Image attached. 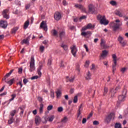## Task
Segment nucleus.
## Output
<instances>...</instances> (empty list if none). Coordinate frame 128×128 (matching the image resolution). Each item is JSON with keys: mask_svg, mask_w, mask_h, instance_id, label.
<instances>
[{"mask_svg": "<svg viewBox=\"0 0 128 128\" xmlns=\"http://www.w3.org/2000/svg\"><path fill=\"white\" fill-rule=\"evenodd\" d=\"M12 72H14V70H11L10 72L6 74V75L4 76V77L2 78L3 80H5V82L9 85V86H12V84H14V78L8 81H6V79L8 78L12 74Z\"/></svg>", "mask_w": 128, "mask_h": 128, "instance_id": "nucleus-1", "label": "nucleus"}, {"mask_svg": "<svg viewBox=\"0 0 128 128\" xmlns=\"http://www.w3.org/2000/svg\"><path fill=\"white\" fill-rule=\"evenodd\" d=\"M126 94H128V90L126 88L123 90L122 95L118 96V102H122L126 100Z\"/></svg>", "mask_w": 128, "mask_h": 128, "instance_id": "nucleus-2", "label": "nucleus"}, {"mask_svg": "<svg viewBox=\"0 0 128 128\" xmlns=\"http://www.w3.org/2000/svg\"><path fill=\"white\" fill-rule=\"evenodd\" d=\"M97 20H100L101 24H104V26L108 24V20H106V16H102L99 14L97 16Z\"/></svg>", "mask_w": 128, "mask_h": 128, "instance_id": "nucleus-3", "label": "nucleus"}, {"mask_svg": "<svg viewBox=\"0 0 128 128\" xmlns=\"http://www.w3.org/2000/svg\"><path fill=\"white\" fill-rule=\"evenodd\" d=\"M30 72H32L34 70H36V66H34V56H31L30 62Z\"/></svg>", "mask_w": 128, "mask_h": 128, "instance_id": "nucleus-4", "label": "nucleus"}, {"mask_svg": "<svg viewBox=\"0 0 128 128\" xmlns=\"http://www.w3.org/2000/svg\"><path fill=\"white\" fill-rule=\"evenodd\" d=\"M116 22H117V23L115 24H114V26H112V28H113V30L114 32H116V30H118V28H120V27L121 26H122V23L120 22V20H116Z\"/></svg>", "mask_w": 128, "mask_h": 128, "instance_id": "nucleus-5", "label": "nucleus"}, {"mask_svg": "<svg viewBox=\"0 0 128 128\" xmlns=\"http://www.w3.org/2000/svg\"><path fill=\"white\" fill-rule=\"evenodd\" d=\"M112 58L113 59L112 62L114 64H112V72L114 74V71L116 70V54H113L112 55Z\"/></svg>", "mask_w": 128, "mask_h": 128, "instance_id": "nucleus-6", "label": "nucleus"}, {"mask_svg": "<svg viewBox=\"0 0 128 128\" xmlns=\"http://www.w3.org/2000/svg\"><path fill=\"white\" fill-rule=\"evenodd\" d=\"M71 52L74 56H76V52H78V48L76 45H72L70 48Z\"/></svg>", "mask_w": 128, "mask_h": 128, "instance_id": "nucleus-7", "label": "nucleus"}, {"mask_svg": "<svg viewBox=\"0 0 128 128\" xmlns=\"http://www.w3.org/2000/svg\"><path fill=\"white\" fill-rule=\"evenodd\" d=\"M40 28H42L45 32L48 30V26L46 25V21H42L40 24Z\"/></svg>", "mask_w": 128, "mask_h": 128, "instance_id": "nucleus-8", "label": "nucleus"}, {"mask_svg": "<svg viewBox=\"0 0 128 128\" xmlns=\"http://www.w3.org/2000/svg\"><path fill=\"white\" fill-rule=\"evenodd\" d=\"M2 16H3V18H4L8 20L10 18V15H8V10H4L2 12Z\"/></svg>", "mask_w": 128, "mask_h": 128, "instance_id": "nucleus-9", "label": "nucleus"}, {"mask_svg": "<svg viewBox=\"0 0 128 128\" xmlns=\"http://www.w3.org/2000/svg\"><path fill=\"white\" fill-rule=\"evenodd\" d=\"M54 18L56 20H60L62 18V13L58 12H56L54 14Z\"/></svg>", "mask_w": 128, "mask_h": 128, "instance_id": "nucleus-10", "label": "nucleus"}, {"mask_svg": "<svg viewBox=\"0 0 128 128\" xmlns=\"http://www.w3.org/2000/svg\"><path fill=\"white\" fill-rule=\"evenodd\" d=\"M74 7L76 8H78L83 12H86V8L82 5L76 4H74Z\"/></svg>", "mask_w": 128, "mask_h": 128, "instance_id": "nucleus-11", "label": "nucleus"}, {"mask_svg": "<svg viewBox=\"0 0 128 128\" xmlns=\"http://www.w3.org/2000/svg\"><path fill=\"white\" fill-rule=\"evenodd\" d=\"M0 27L2 28H6L8 27V22L4 20H0Z\"/></svg>", "mask_w": 128, "mask_h": 128, "instance_id": "nucleus-12", "label": "nucleus"}, {"mask_svg": "<svg viewBox=\"0 0 128 128\" xmlns=\"http://www.w3.org/2000/svg\"><path fill=\"white\" fill-rule=\"evenodd\" d=\"M101 48H108V46L106 44V40L104 39H101V42L100 43Z\"/></svg>", "mask_w": 128, "mask_h": 128, "instance_id": "nucleus-13", "label": "nucleus"}, {"mask_svg": "<svg viewBox=\"0 0 128 128\" xmlns=\"http://www.w3.org/2000/svg\"><path fill=\"white\" fill-rule=\"evenodd\" d=\"M34 121L36 124L38 126L42 122V118L38 116H36L34 118Z\"/></svg>", "mask_w": 128, "mask_h": 128, "instance_id": "nucleus-14", "label": "nucleus"}, {"mask_svg": "<svg viewBox=\"0 0 128 128\" xmlns=\"http://www.w3.org/2000/svg\"><path fill=\"white\" fill-rule=\"evenodd\" d=\"M92 35V32L90 31H88L86 32H82L81 36H84V38H90Z\"/></svg>", "mask_w": 128, "mask_h": 128, "instance_id": "nucleus-15", "label": "nucleus"}, {"mask_svg": "<svg viewBox=\"0 0 128 128\" xmlns=\"http://www.w3.org/2000/svg\"><path fill=\"white\" fill-rule=\"evenodd\" d=\"M118 41L120 42V44L122 46H124L126 44V42L124 40V38L121 36H119L118 38Z\"/></svg>", "mask_w": 128, "mask_h": 128, "instance_id": "nucleus-16", "label": "nucleus"}, {"mask_svg": "<svg viewBox=\"0 0 128 128\" xmlns=\"http://www.w3.org/2000/svg\"><path fill=\"white\" fill-rule=\"evenodd\" d=\"M59 36L60 40H62V38L66 36V32L64 30H61L60 31Z\"/></svg>", "mask_w": 128, "mask_h": 128, "instance_id": "nucleus-17", "label": "nucleus"}, {"mask_svg": "<svg viewBox=\"0 0 128 128\" xmlns=\"http://www.w3.org/2000/svg\"><path fill=\"white\" fill-rule=\"evenodd\" d=\"M42 64L41 63H40V66L37 69V72L38 76H42V72H40V70H42Z\"/></svg>", "mask_w": 128, "mask_h": 128, "instance_id": "nucleus-18", "label": "nucleus"}, {"mask_svg": "<svg viewBox=\"0 0 128 128\" xmlns=\"http://www.w3.org/2000/svg\"><path fill=\"white\" fill-rule=\"evenodd\" d=\"M54 115H51L50 116V117H48V118H46V117L45 118V120L46 122H48H48H52V120H54Z\"/></svg>", "mask_w": 128, "mask_h": 128, "instance_id": "nucleus-19", "label": "nucleus"}, {"mask_svg": "<svg viewBox=\"0 0 128 128\" xmlns=\"http://www.w3.org/2000/svg\"><path fill=\"white\" fill-rule=\"evenodd\" d=\"M88 6L90 12H91L92 14L94 12V5L90 4Z\"/></svg>", "mask_w": 128, "mask_h": 128, "instance_id": "nucleus-20", "label": "nucleus"}, {"mask_svg": "<svg viewBox=\"0 0 128 128\" xmlns=\"http://www.w3.org/2000/svg\"><path fill=\"white\" fill-rule=\"evenodd\" d=\"M82 111V104H81L79 106H78V118L82 114L80 112Z\"/></svg>", "mask_w": 128, "mask_h": 128, "instance_id": "nucleus-21", "label": "nucleus"}, {"mask_svg": "<svg viewBox=\"0 0 128 128\" xmlns=\"http://www.w3.org/2000/svg\"><path fill=\"white\" fill-rule=\"evenodd\" d=\"M108 54V51L104 50L102 51V54L100 55L101 58H106Z\"/></svg>", "mask_w": 128, "mask_h": 128, "instance_id": "nucleus-22", "label": "nucleus"}, {"mask_svg": "<svg viewBox=\"0 0 128 128\" xmlns=\"http://www.w3.org/2000/svg\"><path fill=\"white\" fill-rule=\"evenodd\" d=\"M51 34L53 36H56V38H58V32L56 30H55V29L52 30L51 31Z\"/></svg>", "mask_w": 128, "mask_h": 128, "instance_id": "nucleus-23", "label": "nucleus"}, {"mask_svg": "<svg viewBox=\"0 0 128 128\" xmlns=\"http://www.w3.org/2000/svg\"><path fill=\"white\" fill-rule=\"evenodd\" d=\"M14 122V118L12 116H9V119L8 120V124H12V122Z\"/></svg>", "mask_w": 128, "mask_h": 128, "instance_id": "nucleus-24", "label": "nucleus"}, {"mask_svg": "<svg viewBox=\"0 0 128 128\" xmlns=\"http://www.w3.org/2000/svg\"><path fill=\"white\" fill-rule=\"evenodd\" d=\"M56 96L57 98H58L60 96H62V90H60V89H58L56 92Z\"/></svg>", "mask_w": 128, "mask_h": 128, "instance_id": "nucleus-25", "label": "nucleus"}, {"mask_svg": "<svg viewBox=\"0 0 128 128\" xmlns=\"http://www.w3.org/2000/svg\"><path fill=\"white\" fill-rule=\"evenodd\" d=\"M115 14H116V16H120V18L124 16L122 14V12H120V11L118 10H116Z\"/></svg>", "mask_w": 128, "mask_h": 128, "instance_id": "nucleus-26", "label": "nucleus"}, {"mask_svg": "<svg viewBox=\"0 0 128 128\" xmlns=\"http://www.w3.org/2000/svg\"><path fill=\"white\" fill-rule=\"evenodd\" d=\"M30 40V36L27 37L26 39H24L22 41V44H28V41Z\"/></svg>", "mask_w": 128, "mask_h": 128, "instance_id": "nucleus-27", "label": "nucleus"}, {"mask_svg": "<svg viewBox=\"0 0 128 128\" xmlns=\"http://www.w3.org/2000/svg\"><path fill=\"white\" fill-rule=\"evenodd\" d=\"M74 78H70L68 76H66V82H74Z\"/></svg>", "mask_w": 128, "mask_h": 128, "instance_id": "nucleus-28", "label": "nucleus"}, {"mask_svg": "<svg viewBox=\"0 0 128 128\" xmlns=\"http://www.w3.org/2000/svg\"><path fill=\"white\" fill-rule=\"evenodd\" d=\"M86 26L88 30H94V28L95 25H92V24L90 23L87 24Z\"/></svg>", "mask_w": 128, "mask_h": 128, "instance_id": "nucleus-29", "label": "nucleus"}, {"mask_svg": "<svg viewBox=\"0 0 128 128\" xmlns=\"http://www.w3.org/2000/svg\"><path fill=\"white\" fill-rule=\"evenodd\" d=\"M29 24H30V21L28 20H27L24 24V30H26V28H28Z\"/></svg>", "mask_w": 128, "mask_h": 128, "instance_id": "nucleus-30", "label": "nucleus"}, {"mask_svg": "<svg viewBox=\"0 0 128 128\" xmlns=\"http://www.w3.org/2000/svg\"><path fill=\"white\" fill-rule=\"evenodd\" d=\"M16 114V110H12V111H11L10 112L9 116H12L14 118V115Z\"/></svg>", "mask_w": 128, "mask_h": 128, "instance_id": "nucleus-31", "label": "nucleus"}, {"mask_svg": "<svg viewBox=\"0 0 128 128\" xmlns=\"http://www.w3.org/2000/svg\"><path fill=\"white\" fill-rule=\"evenodd\" d=\"M60 46H61V48H64V50H65L66 52L68 50V45H66V44H62Z\"/></svg>", "mask_w": 128, "mask_h": 128, "instance_id": "nucleus-32", "label": "nucleus"}, {"mask_svg": "<svg viewBox=\"0 0 128 128\" xmlns=\"http://www.w3.org/2000/svg\"><path fill=\"white\" fill-rule=\"evenodd\" d=\"M40 114H42L44 112V104H40Z\"/></svg>", "mask_w": 128, "mask_h": 128, "instance_id": "nucleus-33", "label": "nucleus"}, {"mask_svg": "<svg viewBox=\"0 0 128 128\" xmlns=\"http://www.w3.org/2000/svg\"><path fill=\"white\" fill-rule=\"evenodd\" d=\"M116 114H114V113H110L108 116V117L110 118V120H112V118H113V120H114V117H115Z\"/></svg>", "mask_w": 128, "mask_h": 128, "instance_id": "nucleus-34", "label": "nucleus"}, {"mask_svg": "<svg viewBox=\"0 0 128 128\" xmlns=\"http://www.w3.org/2000/svg\"><path fill=\"white\" fill-rule=\"evenodd\" d=\"M18 30V27H14L12 29L11 34H16V31Z\"/></svg>", "mask_w": 128, "mask_h": 128, "instance_id": "nucleus-35", "label": "nucleus"}, {"mask_svg": "<svg viewBox=\"0 0 128 128\" xmlns=\"http://www.w3.org/2000/svg\"><path fill=\"white\" fill-rule=\"evenodd\" d=\"M68 120V118L67 116H64L63 118L61 120V122H63V124H66Z\"/></svg>", "mask_w": 128, "mask_h": 128, "instance_id": "nucleus-36", "label": "nucleus"}, {"mask_svg": "<svg viewBox=\"0 0 128 128\" xmlns=\"http://www.w3.org/2000/svg\"><path fill=\"white\" fill-rule=\"evenodd\" d=\"M114 94H116V90H114V88H112L110 90V94H113V96Z\"/></svg>", "mask_w": 128, "mask_h": 128, "instance_id": "nucleus-37", "label": "nucleus"}, {"mask_svg": "<svg viewBox=\"0 0 128 128\" xmlns=\"http://www.w3.org/2000/svg\"><path fill=\"white\" fill-rule=\"evenodd\" d=\"M11 98L9 100V102H12V100H14L16 98V94H12L11 95Z\"/></svg>", "mask_w": 128, "mask_h": 128, "instance_id": "nucleus-38", "label": "nucleus"}, {"mask_svg": "<svg viewBox=\"0 0 128 128\" xmlns=\"http://www.w3.org/2000/svg\"><path fill=\"white\" fill-rule=\"evenodd\" d=\"M86 76H87L86 77V80H90V76H92V74H90V72H88Z\"/></svg>", "mask_w": 128, "mask_h": 128, "instance_id": "nucleus-39", "label": "nucleus"}, {"mask_svg": "<svg viewBox=\"0 0 128 128\" xmlns=\"http://www.w3.org/2000/svg\"><path fill=\"white\" fill-rule=\"evenodd\" d=\"M115 128H122V124L120 123H116L114 126Z\"/></svg>", "mask_w": 128, "mask_h": 128, "instance_id": "nucleus-40", "label": "nucleus"}, {"mask_svg": "<svg viewBox=\"0 0 128 128\" xmlns=\"http://www.w3.org/2000/svg\"><path fill=\"white\" fill-rule=\"evenodd\" d=\"M73 102L74 104H76V102H78V96H74L73 100Z\"/></svg>", "mask_w": 128, "mask_h": 128, "instance_id": "nucleus-41", "label": "nucleus"}, {"mask_svg": "<svg viewBox=\"0 0 128 128\" xmlns=\"http://www.w3.org/2000/svg\"><path fill=\"white\" fill-rule=\"evenodd\" d=\"M88 30L87 26H84L83 28H82L81 30V32H84V30Z\"/></svg>", "mask_w": 128, "mask_h": 128, "instance_id": "nucleus-42", "label": "nucleus"}, {"mask_svg": "<svg viewBox=\"0 0 128 128\" xmlns=\"http://www.w3.org/2000/svg\"><path fill=\"white\" fill-rule=\"evenodd\" d=\"M110 120H110L108 116H107L105 119V122L108 124L110 122Z\"/></svg>", "mask_w": 128, "mask_h": 128, "instance_id": "nucleus-43", "label": "nucleus"}, {"mask_svg": "<svg viewBox=\"0 0 128 128\" xmlns=\"http://www.w3.org/2000/svg\"><path fill=\"white\" fill-rule=\"evenodd\" d=\"M53 108H54V106H52V105H49L47 108V110H52Z\"/></svg>", "mask_w": 128, "mask_h": 128, "instance_id": "nucleus-44", "label": "nucleus"}, {"mask_svg": "<svg viewBox=\"0 0 128 128\" xmlns=\"http://www.w3.org/2000/svg\"><path fill=\"white\" fill-rule=\"evenodd\" d=\"M110 4H112V6H116V2L114 0H112L110 2Z\"/></svg>", "mask_w": 128, "mask_h": 128, "instance_id": "nucleus-45", "label": "nucleus"}, {"mask_svg": "<svg viewBox=\"0 0 128 128\" xmlns=\"http://www.w3.org/2000/svg\"><path fill=\"white\" fill-rule=\"evenodd\" d=\"M126 70H128V68H123L120 69V72H122V74H124V72H126Z\"/></svg>", "mask_w": 128, "mask_h": 128, "instance_id": "nucleus-46", "label": "nucleus"}, {"mask_svg": "<svg viewBox=\"0 0 128 128\" xmlns=\"http://www.w3.org/2000/svg\"><path fill=\"white\" fill-rule=\"evenodd\" d=\"M40 50L42 52H44V46H40Z\"/></svg>", "mask_w": 128, "mask_h": 128, "instance_id": "nucleus-47", "label": "nucleus"}, {"mask_svg": "<svg viewBox=\"0 0 128 128\" xmlns=\"http://www.w3.org/2000/svg\"><path fill=\"white\" fill-rule=\"evenodd\" d=\"M108 88L104 87V94H108Z\"/></svg>", "mask_w": 128, "mask_h": 128, "instance_id": "nucleus-48", "label": "nucleus"}, {"mask_svg": "<svg viewBox=\"0 0 128 128\" xmlns=\"http://www.w3.org/2000/svg\"><path fill=\"white\" fill-rule=\"evenodd\" d=\"M63 110L64 109L62 108V107L58 108V112H62Z\"/></svg>", "mask_w": 128, "mask_h": 128, "instance_id": "nucleus-49", "label": "nucleus"}, {"mask_svg": "<svg viewBox=\"0 0 128 128\" xmlns=\"http://www.w3.org/2000/svg\"><path fill=\"white\" fill-rule=\"evenodd\" d=\"M19 108L21 110H24L26 108V106L24 105H23V106H21Z\"/></svg>", "mask_w": 128, "mask_h": 128, "instance_id": "nucleus-50", "label": "nucleus"}, {"mask_svg": "<svg viewBox=\"0 0 128 128\" xmlns=\"http://www.w3.org/2000/svg\"><path fill=\"white\" fill-rule=\"evenodd\" d=\"M18 74H22V67H21L18 69Z\"/></svg>", "mask_w": 128, "mask_h": 128, "instance_id": "nucleus-51", "label": "nucleus"}, {"mask_svg": "<svg viewBox=\"0 0 128 128\" xmlns=\"http://www.w3.org/2000/svg\"><path fill=\"white\" fill-rule=\"evenodd\" d=\"M30 8V4H27L25 6L26 10H28Z\"/></svg>", "mask_w": 128, "mask_h": 128, "instance_id": "nucleus-52", "label": "nucleus"}, {"mask_svg": "<svg viewBox=\"0 0 128 128\" xmlns=\"http://www.w3.org/2000/svg\"><path fill=\"white\" fill-rule=\"evenodd\" d=\"M85 18H86V16H83L80 18L79 20H85Z\"/></svg>", "mask_w": 128, "mask_h": 128, "instance_id": "nucleus-53", "label": "nucleus"}, {"mask_svg": "<svg viewBox=\"0 0 128 128\" xmlns=\"http://www.w3.org/2000/svg\"><path fill=\"white\" fill-rule=\"evenodd\" d=\"M88 66H90V61H86L84 66H86V68H88Z\"/></svg>", "mask_w": 128, "mask_h": 128, "instance_id": "nucleus-54", "label": "nucleus"}, {"mask_svg": "<svg viewBox=\"0 0 128 128\" xmlns=\"http://www.w3.org/2000/svg\"><path fill=\"white\" fill-rule=\"evenodd\" d=\"M28 82V79L26 78H24L23 80V82L24 84H26V83Z\"/></svg>", "mask_w": 128, "mask_h": 128, "instance_id": "nucleus-55", "label": "nucleus"}, {"mask_svg": "<svg viewBox=\"0 0 128 128\" xmlns=\"http://www.w3.org/2000/svg\"><path fill=\"white\" fill-rule=\"evenodd\" d=\"M38 76H34L31 78V80H38Z\"/></svg>", "mask_w": 128, "mask_h": 128, "instance_id": "nucleus-56", "label": "nucleus"}, {"mask_svg": "<svg viewBox=\"0 0 128 128\" xmlns=\"http://www.w3.org/2000/svg\"><path fill=\"white\" fill-rule=\"evenodd\" d=\"M52 59H49L48 60V64H47L48 66H50L52 64Z\"/></svg>", "mask_w": 128, "mask_h": 128, "instance_id": "nucleus-57", "label": "nucleus"}, {"mask_svg": "<svg viewBox=\"0 0 128 128\" xmlns=\"http://www.w3.org/2000/svg\"><path fill=\"white\" fill-rule=\"evenodd\" d=\"M62 4L64 6H68V2H66V0H63V1H62Z\"/></svg>", "mask_w": 128, "mask_h": 128, "instance_id": "nucleus-58", "label": "nucleus"}, {"mask_svg": "<svg viewBox=\"0 0 128 128\" xmlns=\"http://www.w3.org/2000/svg\"><path fill=\"white\" fill-rule=\"evenodd\" d=\"M50 96L51 98H54V92L52 91L50 92Z\"/></svg>", "mask_w": 128, "mask_h": 128, "instance_id": "nucleus-59", "label": "nucleus"}, {"mask_svg": "<svg viewBox=\"0 0 128 128\" xmlns=\"http://www.w3.org/2000/svg\"><path fill=\"white\" fill-rule=\"evenodd\" d=\"M38 100L40 102H42V98H41L40 96H38Z\"/></svg>", "mask_w": 128, "mask_h": 128, "instance_id": "nucleus-60", "label": "nucleus"}, {"mask_svg": "<svg viewBox=\"0 0 128 128\" xmlns=\"http://www.w3.org/2000/svg\"><path fill=\"white\" fill-rule=\"evenodd\" d=\"M84 48H86V52H88V46H86V44H84Z\"/></svg>", "mask_w": 128, "mask_h": 128, "instance_id": "nucleus-61", "label": "nucleus"}, {"mask_svg": "<svg viewBox=\"0 0 128 128\" xmlns=\"http://www.w3.org/2000/svg\"><path fill=\"white\" fill-rule=\"evenodd\" d=\"M99 124L98 121H97V120L94 121L93 122V124L94 125H97V124Z\"/></svg>", "mask_w": 128, "mask_h": 128, "instance_id": "nucleus-62", "label": "nucleus"}, {"mask_svg": "<svg viewBox=\"0 0 128 128\" xmlns=\"http://www.w3.org/2000/svg\"><path fill=\"white\" fill-rule=\"evenodd\" d=\"M86 118H83L82 120V124H86Z\"/></svg>", "mask_w": 128, "mask_h": 128, "instance_id": "nucleus-63", "label": "nucleus"}, {"mask_svg": "<svg viewBox=\"0 0 128 128\" xmlns=\"http://www.w3.org/2000/svg\"><path fill=\"white\" fill-rule=\"evenodd\" d=\"M16 4H17L18 6H20V1L16 0L15 2Z\"/></svg>", "mask_w": 128, "mask_h": 128, "instance_id": "nucleus-64", "label": "nucleus"}]
</instances>
